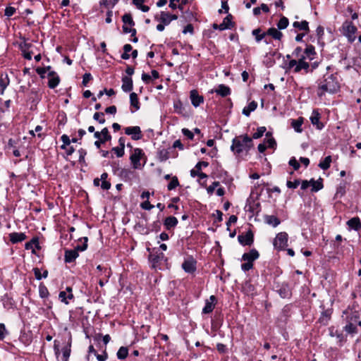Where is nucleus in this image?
<instances>
[{"mask_svg":"<svg viewBox=\"0 0 361 361\" xmlns=\"http://www.w3.org/2000/svg\"><path fill=\"white\" fill-rule=\"evenodd\" d=\"M125 133L131 135V138L134 140L142 138V132L139 126L127 127L125 128Z\"/></svg>","mask_w":361,"mask_h":361,"instance_id":"f8f14e48","label":"nucleus"},{"mask_svg":"<svg viewBox=\"0 0 361 361\" xmlns=\"http://www.w3.org/2000/svg\"><path fill=\"white\" fill-rule=\"evenodd\" d=\"M252 145V138L248 137L247 135H245L233 139L231 149L234 154H239L243 151H249Z\"/></svg>","mask_w":361,"mask_h":361,"instance_id":"f03ea898","label":"nucleus"},{"mask_svg":"<svg viewBox=\"0 0 361 361\" xmlns=\"http://www.w3.org/2000/svg\"><path fill=\"white\" fill-rule=\"evenodd\" d=\"M160 20L163 24L168 25L171 22L170 13L165 11H161L160 15Z\"/></svg>","mask_w":361,"mask_h":361,"instance_id":"a19ab883","label":"nucleus"},{"mask_svg":"<svg viewBox=\"0 0 361 361\" xmlns=\"http://www.w3.org/2000/svg\"><path fill=\"white\" fill-rule=\"evenodd\" d=\"M266 33L267 35L271 36L274 39L278 40H280L283 37L282 32L274 27L269 28Z\"/></svg>","mask_w":361,"mask_h":361,"instance_id":"cd10ccee","label":"nucleus"},{"mask_svg":"<svg viewBox=\"0 0 361 361\" xmlns=\"http://www.w3.org/2000/svg\"><path fill=\"white\" fill-rule=\"evenodd\" d=\"M16 13V8L12 6H8L6 8L4 15L7 17L12 16Z\"/></svg>","mask_w":361,"mask_h":361,"instance_id":"4d7b16f0","label":"nucleus"},{"mask_svg":"<svg viewBox=\"0 0 361 361\" xmlns=\"http://www.w3.org/2000/svg\"><path fill=\"white\" fill-rule=\"evenodd\" d=\"M122 90L123 92H128L133 90V80L131 78L125 76L122 78Z\"/></svg>","mask_w":361,"mask_h":361,"instance_id":"a211bd4d","label":"nucleus"},{"mask_svg":"<svg viewBox=\"0 0 361 361\" xmlns=\"http://www.w3.org/2000/svg\"><path fill=\"white\" fill-rule=\"evenodd\" d=\"M140 207L142 209L145 210H151L152 208H154V205L151 204L148 200L142 202Z\"/></svg>","mask_w":361,"mask_h":361,"instance_id":"69168bd1","label":"nucleus"},{"mask_svg":"<svg viewBox=\"0 0 361 361\" xmlns=\"http://www.w3.org/2000/svg\"><path fill=\"white\" fill-rule=\"evenodd\" d=\"M263 143L267 145V147L274 148L276 146V142L272 137L271 132L266 133V138L264 140Z\"/></svg>","mask_w":361,"mask_h":361,"instance_id":"5701e85b","label":"nucleus"},{"mask_svg":"<svg viewBox=\"0 0 361 361\" xmlns=\"http://www.w3.org/2000/svg\"><path fill=\"white\" fill-rule=\"evenodd\" d=\"M257 106V102L252 101L243 109V114L246 116H249L250 113L256 109Z\"/></svg>","mask_w":361,"mask_h":361,"instance_id":"2f4dec72","label":"nucleus"},{"mask_svg":"<svg viewBox=\"0 0 361 361\" xmlns=\"http://www.w3.org/2000/svg\"><path fill=\"white\" fill-rule=\"evenodd\" d=\"M293 26L295 28H298L300 30H304L306 32L310 30L308 22L306 20H302L301 22L295 21L293 23Z\"/></svg>","mask_w":361,"mask_h":361,"instance_id":"f704fd0d","label":"nucleus"},{"mask_svg":"<svg viewBox=\"0 0 361 361\" xmlns=\"http://www.w3.org/2000/svg\"><path fill=\"white\" fill-rule=\"evenodd\" d=\"M259 255L257 250L255 249L251 250L249 252L244 253L243 255L242 259L244 261H247L252 263L253 261L257 259L259 257Z\"/></svg>","mask_w":361,"mask_h":361,"instance_id":"2eb2a0df","label":"nucleus"},{"mask_svg":"<svg viewBox=\"0 0 361 361\" xmlns=\"http://www.w3.org/2000/svg\"><path fill=\"white\" fill-rule=\"evenodd\" d=\"M83 239L84 243L82 245H78L73 250H67L65 251L64 259L66 263H71L73 262L78 257L79 251L82 252L87 249L88 238L85 237Z\"/></svg>","mask_w":361,"mask_h":361,"instance_id":"7ed1b4c3","label":"nucleus"},{"mask_svg":"<svg viewBox=\"0 0 361 361\" xmlns=\"http://www.w3.org/2000/svg\"><path fill=\"white\" fill-rule=\"evenodd\" d=\"M117 357L119 360H123L127 357L128 355V350L126 347H121L117 352Z\"/></svg>","mask_w":361,"mask_h":361,"instance_id":"ea45409f","label":"nucleus"},{"mask_svg":"<svg viewBox=\"0 0 361 361\" xmlns=\"http://www.w3.org/2000/svg\"><path fill=\"white\" fill-rule=\"evenodd\" d=\"M320 115L317 111H313L310 116L311 122L313 125H316L319 129L322 128V124L319 123Z\"/></svg>","mask_w":361,"mask_h":361,"instance_id":"72a5a7b5","label":"nucleus"},{"mask_svg":"<svg viewBox=\"0 0 361 361\" xmlns=\"http://www.w3.org/2000/svg\"><path fill=\"white\" fill-rule=\"evenodd\" d=\"M92 79V75L86 73L82 76V85L87 86V83Z\"/></svg>","mask_w":361,"mask_h":361,"instance_id":"13d9d810","label":"nucleus"},{"mask_svg":"<svg viewBox=\"0 0 361 361\" xmlns=\"http://www.w3.org/2000/svg\"><path fill=\"white\" fill-rule=\"evenodd\" d=\"M49 77V82H48V86L51 89L55 88L60 82V78L59 75L53 71H49L48 73Z\"/></svg>","mask_w":361,"mask_h":361,"instance_id":"4468645a","label":"nucleus"},{"mask_svg":"<svg viewBox=\"0 0 361 361\" xmlns=\"http://www.w3.org/2000/svg\"><path fill=\"white\" fill-rule=\"evenodd\" d=\"M302 123H303L302 118H299L298 119H293V120H291V126L294 128V130L297 133H301L302 131V129L301 128Z\"/></svg>","mask_w":361,"mask_h":361,"instance_id":"c756f323","label":"nucleus"},{"mask_svg":"<svg viewBox=\"0 0 361 361\" xmlns=\"http://www.w3.org/2000/svg\"><path fill=\"white\" fill-rule=\"evenodd\" d=\"M289 165L293 166L294 170H298L300 165V164L298 163V161L295 159V157H293L290 159L289 161Z\"/></svg>","mask_w":361,"mask_h":361,"instance_id":"0e129e2a","label":"nucleus"},{"mask_svg":"<svg viewBox=\"0 0 361 361\" xmlns=\"http://www.w3.org/2000/svg\"><path fill=\"white\" fill-rule=\"evenodd\" d=\"M130 103L132 107L135 108V110H131L132 113H134L135 111L140 109V102L137 97V94L135 92H132L130 94Z\"/></svg>","mask_w":361,"mask_h":361,"instance_id":"4be33fe9","label":"nucleus"},{"mask_svg":"<svg viewBox=\"0 0 361 361\" xmlns=\"http://www.w3.org/2000/svg\"><path fill=\"white\" fill-rule=\"evenodd\" d=\"M112 151L114 152L118 157H122L124 155V149L120 147H116L112 148Z\"/></svg>","mask_w":361,"mask_h":361,"instance_id":"052dcab7","label":"nucleus"},{"mask_svg":"<svg viewBox=\"0 0 361 361\" xmlns=\"http://www.w3.org/2000/svg\"><path fill=\"white\" fill-rule=\"evenodd\" d=\"M39 248V243L37 238H32L30 242L25 243V247L26 250L33 249V246Z\"/></svg>","mask_w":361,"mask_h":361,"instance_id":"49530a36","label":"nucleus"},{"mask_svg":"<svg viewBox=\"0 0 361 361\" xmlns=\"http://www.w3.org/2000/svg\"><path fill=\"white\" fill-rule=\"evenodd\" d=\"M143 152L142 150L140 148H135L133 150V152L130 157V161L133 164L134 169H138L140 166V159L142 156Z\"/></svg>","mask_w":361,"mask_h":361,"instance_id":"1a4fd4ad","label":"nucleus"},{"mask_svg":"<svg viewBox=\"0 0 361 361\" xmlns=\"http://www.w3.org/2000/svg\"><path fill=\"white\" fill-rule=\"evenodd\" d=\"M232 16L231 15L227 16L223 20V22L219 25V30H224L230 29L232 27Z\"/></svg>","mask_w":361,"mask_h":361,"instance_id":"b1692460","label":"nucleus"},{"mask_svg":"<svg viewBox=\"0 0 361 361\" xmlns=\"http://www.w3.org/2000/svg\"><path fill=\"white\" fill-rule=\"evenodd\" d=\"M118 171H119L118 175L121 176L122 178H129L130 175H132L133 172L129 169H117Z\"/></svg>","mask_w":361,"mask_h":361,"instance_id":"8fccbe9b","label":"nucleus"},{"mask_svg":"<svg viewBox=\"0 0 361 361\" xmlns=\"http://www.w3.org/2000/svg\"><path fill=\"white\" fill-rule=\"evenodd\" d=\"M164 257V255L161 252L160 253H151L149 256V260L154 264L163 259Z\"/></svg>","mask_w":361,"mask_h":361,"instance_id":"4c0bfd02","label":"nucleus"},{"mask_svg":"<svg viewBox=\"0 0 361 361\" xmlns=\"http://www.w3.org/2000/svg\"><path fill=\"white\" fill-rule=\"evenodd\" d=\"M289 21L288 19L285 17L282 16L281 19L279 20V23H277V27L279 30H283L286 29L288 25Z\"/></svg>","mask_w":361,"mask_h":361,"instance_id":"79ce46f5","label":"nucleus"},{"mask_svg":"<svg viewBox=\"0 0 361 361\" xmlns=\"http://www.w3.org/2000/svg\"><path fill=\"white\" fill-rule=\"evenodd\" d=\"M71 352V338L70 337L67 344L62 349V361H68Z\"/></svg>","mask_w":361,"mask_h":361,"instance_id":"aec40b11","label":"nucleus"},{"mask_svg":"<svg viewBox=\"0 0 361 361\" xmlns=\"http://www.w3.org/2000/svg\"><path fill=\"white\" fill-rule=\"evenodd\" d=\"M288 235L286 232H281L276 235L274 240V246L277 250H285L288 246Z\"/></svg>","mask_w":361,"mask_h":361,"instance_id":"423d86ee","label":"nucleus"},{"mask_svg":"<svg viewBox=\"0 0 361 361\" xmlns=\"http://www.w3.org/2000/svg\"><path fill=\"white\" fill-rule=\"evenodd\" d=\"M23 41L19 44V49L23 53V56L25 59L31 60L32 59V47L33 44L32 43L27 42L25 38L22 39Z\"/></svg>","mask_w":361,"mask_h":361,"instance_id":"0eeeda50","label":"nucleus"},{"mask_svg":"<svg viewBox=\"0 0 361 361\" xmlns=\"http://www.w3.org/2000/svg\"><path fill=\"white\" fill-rule=\"evenodd\" d=\"M331 162V157L327 156L325 159L319 164V166L323 170H327L330 167Z\"/></svg>","mask_w":361,"mask_h":361,"instance_id":"58836bf2","label":"nucleus"},{"mask_svg":"<svg viewBox=\"0 0 361 361\" xmlns=\"http://www.w3.org/2000/svg\"><path fill=\"white\" fill-rule=\"evenodd\" d=\"M306 60L305 56L302 55L301 57L298 59L297 66L295 68L293 69V71L295 73H299L302 70H304L306 73H308L310 71V65Z\"/></svg>","mask_w":361,"mask_h":361,"instance_id":"9d476101","label":"nucleus"},{"mask_svg":"<svg viewBox=\"0 0 361 361\" xmlns=\"http://www.w3.org/2000/svg\"><path fill=\"white\" fill-rule=\"evenodd\" d=\"M178 224V219L174 216H169L164 221V226L166 229L169 230L174 228Z\"/></svg>","mask_w":361,"mask_h":361,"instance_id":"bb28decb","label":"nucleus"},{"mask_svg":"<svg viewBox=\"0 0 361 361\" xmlns=\"http://www.w3.org/2000/svg\"><path fill=\"white\" fill-rule=\"evenodd\" d=\"M190 97L192 104L195 107L200 106V104L203 102V97L200 96L197 91L195 90L190 91Z\"/></svg>","mask_w":361,"mask_h":361,"instance_id":"dca6fc26","label":"nucleus"},{"mask_svg":"<svg viewBox=\"0 0 361 361\" xmlns=\"http://www.w3.org/2000/svg\"><path fill=\"white\" fill-rule=\"evenodd\" d=\"M276 291L283 298H288L291 295L290 290L287 284H282Z\"/></svg>","mask_w":361,"mask_h":361,"instance_id":"393cba45","label":"nucleus"},{"mask_svg":"<svg viewBox=\"0 0 361 361\" xmlns=\"http://www.w3.org/2000/svg\"><path fill=\"white\" fill-rule=\"evenodd\" d=\"M94 137L97 139L94 142V145L97 149L101 147L102 144H104L111 139V136L110 135L107 128H104L101 132H94Z\"/></svg>","mask_w":361,"mask_h":361,"instance_id":"39448f33","label":"nucleus"},{"mask_svg":"<svg viewBox=\"0 0 361 361\" xmlns=\"http://www.w3.org/2000/svg\"><path fill=\"white\" fill-rule=\"evenodd\" d=\"M203 161H200L197 163L193 169L190 170V176L192 178H195L196 181L202 185L201 180L203 178V171L202 169Z\"/></svg>","mask_w":361,"mask_h":361,"instance_id":"6e6552de","label":"nucleus"},{"mask_svg":"<svg viewBox=\"0 0 361 361\" xmlns=\"http://www.w3.org/2000/svg\"><path fill=\"white\" fill-rule=\"evenodd\" d=\"M104 113L102 112H96L93 116V118L95 121H97L99 123L103 124L105 123V119L104 118Z\"/></svg>","mask_w":361,"mask_h":361,"instance_id":"09e8293b","label":"nucleus"},{"mask_svg":"<svg viewBox=\"0 0 361 361\" xmlns=\"http://www.w3.org/2000/svg\"><path fill=\"white\" fill-rule=\"evenodd\" d=\"M238 240L243 245H251L254 241V235L251 231H248L245 235H239Z\"/></svg>","mask_w":361,"mask_h":361,"instance_id":"ddd939ff","label":"nucleus"},{"mask_svg":"<svg viewBox=\"0 0 361 361\" xmlns=\"http://www.w3.org/2000/svg\"><path fill=\"white\" fill-rule=\"evenodd\" d=\"M267 128L264 126L259 127L257 129V131L253 133L252 138L258 139L263 136L264 133L266 132Z\"/></svg>","mask_w":361,"mask_h":361,"instance_id":"a18cd8bd","label":"nucleus"},{"mask_svg":"<svg viewBox=\"0 0 361 361\" xmlns=\"http://www.w3.org/2000/svg\"><path fill=\"white\" fill-rule=\"evenodd\" d=\"M61 140L63 142V145H61V149H66L67 146H69L71 141L69 138V137L67 135H63L61 137Z\"/></svg>","mask_w":361,"mask_h":361,"instance_id":"de8ad7c7","label":"nucleus"},{"mask_svg":"<svg viewBox=\"0 0 361 361\" xmlns=\"http://www.w3.org/2000/svg\"><path fill=\"white\" fill-rule=\"evenodd\" d=\"M265 221L267 224L276 227L281 223L280 220L274 215H267L265 216Z\"/></svg>","mask_w":361,"mask_h":361,"instance_id":"7c9ffc66","label":"nucleus"},{"mask_svg":"<svg viewBox=\"0 0 361 361\" xmlns=\"http://www.w3.org/2000/svg\"><path fill=\"white\" fill-rule=\"evenodd\" d=\"M219 186V183L215 181L207 188V191L209 194L212 195L215 191L216 188Z\"/></svg>","mask_w":361,"mask_h":361,"instance_id":"bf43d9fd","label":"nucleus"},{"mask_svg":"<svg viewBox=\"0 0 361 361\" xmlns=\"http://www.w3.org/2000/svg\"><path fill=\"white\" fill-rule=\"evenodd\" d=\"M39 295L41 298H47L49 295V291L47 287L44 285H40L39 287Z\"/></svg>","mask_w":361,"mask_h":361,"instance_id":"3c124183","label":"nucleus"},{"mask_svg":"<svg viewBox=\"0 0 361 361\" xmlns=\"http://www.w3.org/2000/svg\"><path fill=\"white\" fill-rule=\"evenodd\" d=\"M345 331L349 334L357 333V327L352 323H349L345 326Z\"/></svg>","mask_w":361,"mask_h":361,"instance_id":"864d4df0","label":"nucleus"},{"mask_svg":"<svg viewBox=\"0 0 361 361\" xmlns=\"http://www.w3.org/2000/svg\"><path fill=\"white\" fill-rule=\"evenodd\" d=\"M252 34L255 37L257 42H261L267 35L266 32H262V30L260 28L253 30Z\"/></svg>","mask_w":361,"mask_h":361,"instance_id":"c9c22d12","label":"nucleus"},{"mask_svg":"<svg viewBox=\"0 0 361 361\" xmlns=\"http://www.w3.org/2000/svg\"><path fill=\"white\" fill-rule=\"evenodd\" d=\"M347 225L355 231L361 229V221L359 217H353L347 221Z\"/></svg>","mask_w":361,"mask_h":361,"instance_id":"412c9836","label":"nucleus"},{"mask_svg":"<svg viewBox=\"0 0 361 361\" xmlns=\"http://www.w3.org/2000/svg\"><path fill=\"white\" fill-rule=\"evenodd\" d=\"M300 180H295L293 182L290 180H288L286 183V185L288 188L295 189L298 187L300 185Z\"/></svg>","mask_w":361,"mask_h":361,"instance_id":"6e6d98bb","label":"nucleus"},{"mask_svg":"<svg viewBox=\"0 0 361 361\" xmlns=\"http://www.w3.org/2000/svg\"><path fill=\"white\" fill-rule=\"evenodd\" d=\"M118 0H102L101 4L106 7H114Z\"/></svg>","mask_w":361,"mask_h":361,"instance_id":"5fc2aeb1","label":"nucleus"},{"mask_svg":"<svg viewBox=\"0 0 361 361\" xmlns=\"http://www.w3.org/2000/svg\"><path fill=\"white\" fill-rule=\"evenodd\" d=\"M169 158V152L166 150L162 149L159 152V159L161 161H164L167 160Z\"/></svg>","mask_w":361,"mask_h":361,"instance_id":"603ef678","label":"nucleus"},{"mask_svg":"<svg viewBox=\"0 0 361 361\" xmlns=\"http://www.w3.org/2000/svg\"><path fill=\"white\" fill-rule=\"evenodd\" d=\"M338 78L334 74L326 73L318 83L317 95L322 97L325 93H334L339 89Z\"/></svg>","mask_w":361,"mask_h":361,"instance_id":"f257e3e1","label":"nucleus"},{"mask_svg":"<svg viewBox=\"0 0 361 361\" xmlns=\"http://www.w3.org/2000/svg\"><path fill=\"white\" fill-rule=\"evenodd\" d=\"M59 347H60L59 341H58L57 340H55L54 342V350L55 355L57 358H59V357L60 355Z\"/></svg>","mask_w":361,"mask_h":361,"instance_id":"338daca9","label":"nucleus"},{"mask_svg":"<svg viewBox=\"0 0 361 361\" xmlns=\"http://www.w3.org/2000/svg\"><path fill=\"white\" fill-rule=\"evenodd\" d=\"M9 84V79L8 76L1 75H0V94H3L4 92V90L7 87V86Z\"/></svg>","mask_w":361,"mask_h":361,"instance_id":"c85d7f7f","label":"nucleus"},{"mask_svg":"<svg viewBox=\"0 0 361 361\" xmlns=\"http://www.w3.org/2000/svg\"><path fill=\"white\" fill-rule=\"evenodd\" d=\"M303 54L306 59L312 61L316 54L314 47L312 45H307L303 52Z\"/></svg>","mask_w":361,"mask_h":361,"instance_id":"a878e982","label":"nucleus"},{"mask_svg":"<svg viewBox=\"0 0 361 361\" xmlns=\"http://www.w3.org/2000/svg\"><path fill=\"white\" fill-rule=\"evenodd\" d=\"M25 238L26 235L23 233L13 232L9 234L10 241L13 244L22 242L25 240Z\"/></svg>","mask_w":361,"mask_h":361,"instance_id":"f3484780","label":"nucleus"},{"mask_svg":"<svg viewBox=\"0 0 361 361\" xmlns=\"http://www.w3.org/2000/svg\"><path fill=\"white\" fill-rule=\"evenodd\" d=\"M216 302V297L214 295H211L209 299L206 301L204 309V314L211 312L214 310Z\"/></svg>","mask_w":361,"mask_h":361,"instance_id":"6ab92c4d","label":"nucleus"},{"mask_svg":"<svg viewBox=\"0 0 361 361\" xmlns=\"http://www.w3.org/2000/svg\"><path fill=\"white\" fill-rule=\"evenodd\" d=\"M122 20L124 23V25L128 24L130 26H133L135 25L133 18L130 13H126L123 15V16L122 17Z\"/></svg>","mask_w":361,"mask_h":361,"instance_id":"c03bdc74","label":"nucleus"},{"mask_svg":"<svg viewBox=\"0 0 361 361\" xmlns=\"http://www.w3.org/2000/svg\"><path fill=\"white\" fill-rule=\"evenodd\" d=\"M183 270L189 274H192L196 270V260L192 257H188L182 264Z\"/></svg>","mask_w":361,"mask_h":361,"instance_id":"9b49d317","label":"nucleus"},{"mask_svg":"<svg viewBox=\"0 0 361 361\" xmlns=\"http://www.w3.org/2000/svg\"><path fill=\"white\" fill-rule=\"evenodd\" d=\"M216 92L222 97H226L231 94V90L224 85H220L216 90Z\"/></svg>","mask_w":361,"mask_h":361,"instance_id":"473e14b6","label":"nucleus"},{"mask_svg":"<svg viewBox=\"0 0 361 361\" xmlns=\"http://www.w3.org/2000/svg\"><path fill=\"white\" fill-rule=\"evenodd\" d=\"M342 32L344 36H345L349 42L352 43L355 39V32H357V27L353 24L352 22L346 20L343 23Z\"/></svg>","mask_w":361,"mask_h":361,"instance_id":"20e7f679","label":"nucleus"},{"mask_svg":"<svg viewBox=\"0 0 361 361\" xmlns=\"http://www.w3.org/2000/svg\"><path fill=\"white\" fill-rule=\"evenodd\" d=\"M310 185L312 186V192H317L323 188V184L321 179L314 180L313 178H312L310 180Z\"/></svg>","mask_w":361,"mask_h":361,"instance_id":"e433bc0d","label":"nucleus"},{"mask_svg":"<svg viewBox=\"0 0 361 361\" xmlns=\"http://www.w3.org/2000/svg\"><path fill=\"white\" fill-rule=\"evenodd\" d=\"M345 193V185H340L336 190V197H342Z\"/></svg>","mask_w":361,"mask_h":361,"instance_id":"e2e57ef3","label":"nucleus"},{"mask_svg":"<svg viewBox=\"0 0 361 361\" xmlns=\"http://www.w3.org/2000/svg\"><path fill=\"white\" fill-rule=\"evenodd\" d=\"M8 334L6 326L4 324H0V340H3Z\"/></svg>","mask_w":361,"mask_h":361,"instance_id":"774afa93","label":"nucleus"},{"mask_svg":"<svg viewBox=\"0 0 361 361\" xmlns=\"http://www.w3.org/2000/svg\"><path fill=\"white\" fill-rule=\"evenodd\" d=\"M179 185V181L176 176L171 178L170 183L167 185L169 190H172Z\"/></svg>","mask_w":361,"mask_h":361,"instance_id":"37998d69","label":"nucleus"},{"mask_svg":"<svg viewBox=\"0 0 361 361\" xmlns=\"http://www.w3.org/2000/svg\"><path fill=\"white\" fill-rule=\"evenodd\" d=\"M182 133L189 140H193V138H194V133L191 130H188L187 128H183L182 129Z\"/></svg>","mask_w":361,"mask_h":361,"instance_id":"680f3d73","label":"nucleus"}]
</instances>
